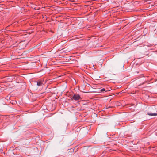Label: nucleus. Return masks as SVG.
<instances>
[{
	"label": "nucleus",
	"mask_w": 157,
	"mask_h": 157,
	"mask_svg": "<svg viewBox=\"0 0 157 157\" xmlns=\"http://www.w3.org/2000/svg\"><path fill=\"white\" fill-rule=\"evenodd\" d=\"M80 150L82 151V152H80L81 154H86L87 153V147H81L80 148Z\"/></svg>",
	"instance_id": "1"
},
{
	"label": "nucleus",
	"mask_w": 157,
	"mask_h": 157,
	"mask_svg": "<svg viewBox=\"0 0 157 157\" xmlns=\"http://www.w3.org/2000/svg\"><path fill=\"white\" fill-rule=\"evenodd\" d=\"M139 81L141 82L139 84V85L143 84L146 82V80L145 79L144 77H143L142 78H140Z\"/></svg>",
	"instance_id": "2"
},
{
	"label": "nucleus",
	"mask_w": 157,
	"mask_h": 157,
	"mask_svg": "<svg viewBox=\"0 0 157 157\" xmlns=\"http://www.w3.org/2000/svg\"><path fill=\"white\" fill-rule=\"evenodd\" d=\"M43 84V81H38L37 82V85L38 86H41Z\"/></svg>",
	"instance_id": "3"
},
{
	"label": "nucleus",
	"mask_w": 157,
	"mask_h": 157,
	"mask_svg": "<svg viewBox=\"0 0 157 157\" xmlns=\"http://www.w3.org/2000/svg\"><path fill=\"white\" fill-rule=\"evenodd\" d=\"M73 98L75 100H78V94L74 95L73 97Z\"/></svg>",
	"instance_id": "4"
},
{
	"label": "nucleus",
	"mask_w": 157,
	"mask_h": 157,
	"mask_svg": "<svg viewBox=\"0 0 157 157\" xmlns=\"http://www.w3.org/2000/svg\"><path fill=\"white\" fill-rule=\"evenodd\" d=\"M147 114L149 116H157V113H147Z\"/></svg>",
	"instance_id": "5"
},
{
	"label": "nucleus",
	"mask_w": 157,
	"mask_h": 157,
	"mask_svg": "<svg viewBox=\"0 0 157 157\" xmlns=\"http://www.w3.org/2000/svg\"><path fill=\"white\" fill-rule=\"evenodd\" d=\"M86 87L85 86H85H83L81 88V89L80 90V91L83 92H85V93H88L87 92H84L83 91V90H84V89L86 88Z\"/></svg>",
	"instance_id": "6"
},
{
	"label": "nucleus",
	"mask_w": 157,
	"mask_h": 157,
	"mask_svg": "<svg viewBox=\"0 0 157 157\" xmlns=\"http://www.w3.org/2000/svg\"><path fill=\"white\" fill-rule=\"evenodd\" d=\"M85 85L86 87H91V86L90 84H89L87 83H86V84H85Z\"/></svg>",
	"instance_id": "7"
},
{
	"label": "nucleus",
	"mask_w": 157,
	"mask_h": 157,
	"mask_svg": "<svg viewBox=\"0 0 157 157\" xmlns=\"http://www.w3.org/2000/svg\"><path fill=\"white\" fill-rule=\"evenodd\" d=\"M105 88H103L101 90V92L104 91H105Z\"/></svg>",
	"instance_id": "8"
},
{
	"label": "nucleus",
	"mask_w": 157,
	"mask_h": 157,
	"mask_svg": "<svg viewBox=\"0 0 157 157\" xmlns=\"http://www.w3.org/2000/svg\"><path fill=\"white\" fill-rule=\"evenodd\" d=\"M82 35H81L80 36L79 35V39L81 37H82Z\"/></svg>",
	"instance_id": "9"
},
{
	"label": "nucleus",
	"mask_w": 157,
	"mask_h": 157,
	"mask_svg": "<svg viewBox=\"0 0 157 157\" xmlns=\"http://www.w3.org/2000/svg\"><path fill=\"white\" fill-rule=\"evenodd\" d=\"M79 101H80L79 100H80V96L79 95Z\"/></svg>",
	"instance_id": "10"
}]
</instances>
